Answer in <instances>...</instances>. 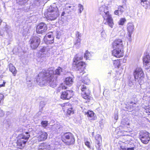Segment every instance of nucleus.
<instances>
[{"instance_id": "obj_55", "label": "nucleus", "mask_w": 150, "mask_h": 150, "mask_svg": "<svg viewBox=\"0 0 150 150\" xmlns=\"http://www.w3.org/2000/svg\"><path fill=\"white\" fill-rule=\"evenodd\" d=\"M72 6H67L66 7V8H67V9H68V8H71Z\"/></svg>"}, {"instance_id": "obj_49", "label": "nucleus", "mask_w": 150, "mask_h": 150, "mask_svg": "<svg viewBox=\"0 0 150 150\" xmlns=\"http://www.w3.org/2000/svg\"><path fill=\"white\" fill-rule=\"evenodd\" d=\"M118 116L117 114H115V117H114V119L116 120H117L118 119Z\"/></svg>"}, {"instance_id": "obj_31", "label": "nucleus", "mask_w": 150, "mask_h": 150, "mask_svg": "<svg viewBox=\"0 0 150 150\" xmlns=\"http://www.w3.org/2000/svg\"><path fill=\"white\" fill-rule=\"evenodd\" d=\"M113 65L115 68H118L120 66V62L117 60H115L113 61Z\"/></svg>"}, {"instance_id": "obj_23", "label": "nucleus", "mask_w": 150, "mask_h": 150, "mask_svg": "<svg viewBox=\"0 0 150 150\" xmlns=\"http://www.w3.org/2000/svg\"><path fill=\"white\" fill-rule=\"evenodd\" d=\"M47 36H45L44 38V41L45 43L47 44H51L53 43L54 38H47Z\"/></svg>"}, {"instance_id": "obj_33", "label": "nucleus", "mask_w": 150, "mask_h": 150, "mask_svg": "<svg viewBox=\"0 0 150 150\" xmlns=\"http://www.w3.org/2000/svg\"><path fill=\"white\" fill-rule=\"evenodd\" d=\"M126 21V19L125 18H122L120 19L118 23L119 25H123L125 23Z\"/></svg>"}, {"instance_id": "obj_59", "label": "nucleus", "mask_w": 150, "mask_h": 150, "mask_svg": "<svg viewBox=\"0 0 150 150\" xmlns=\"http://www.w3.org/2000/svg\"><path fill=\"white\" fill-rule=\"evenodd\" d=\"M2 81V80H1V79L0 78V83H1Z\"/></svg>"}, {"instance_id": "obj_6", "label": "nucleus", "mask_w": 150, "mask_h": 150, "mask_svg": "<svg viewBox=\"0 0 150 150\" xmlns=\"http://www.w3.org/2000/svg\"><path fill=\"white\" fill-rule=\"evenodd\" d=\"M77 87L79 88H80L82 91V96L85 100H84V101L85 103L89 102L90 100L89 95L90 91L84 85H79L78 84L77 85Z\"/></svg>"}, {"instance_id": "obj_18", "label": "nucleus", "mask_w": 150, "mask_h": 150, "mask_svg": "<svg viewBox=\"0 0 150 150\" xmlns=\"http://www.w3.org/2000/svg\"><path fill=\"white\" fill-rule=\"evenodd\" d=\"M95 138L96 140V143L97 144L96 145V146L97 148H98V150H100V147L101 146V143L102 142L101 136L100 135L98 134L96 135Z\"/></svg>"}, {"instance_id": "obj_32", "label": "nucleus", "mask_w": 150, "mask_h": 150, "mask_svg": "<svg viewBox=\"0 0 150 150\" xmlns=\"http://www.w3.org/2000/svg\"><path fill=\"white\" fill-rule=\"evenodd\" d=\"M81 39H77L76 40V42L74 44V46L75 47L77 48L79 47L81 44Z\"/></svg>"}, {"instance_id": "obj_1", "label": "nucleus", "mask_w": 150, "mask_h": 150, "mask_svg": "<svg viewBox=\"0 0 150 150\" xmlns=\"http://www.w3.org/2000/svg\"><path fill=\"white\" fill-rule=\"evenodd\" d=\"M62 72V69L60 67H58L56 69L55 73L52 68L47 70L42 69L38 74L37 79V82L40 86L48 83L51 87L54 88L57 85V76L60 75Z\"/></svg>"}, {"instance_id": "obj_7", "label": "nucleus", "mask_w": 150, "mask_h": 150, "mask_svg": "<svg viewBox=\"0 0 150 150\" xmlns=\"http://www.w3.org/2000/svg\"><path fill=\"white\" fill-rule=\"evenodd\" d=\"M135 79H138L139 84H141V81L144 77V74L142 69L139 67L137 68L134 73Z\"/></svg>"}, {"instance_id": "obj_15", "label": "nucleus", "mask_w": 150, "mask_h": 150, "mask_svg": "<svg viewBox=\"0 0 150 150\" xmlns=\"http://www.w3.org/2000/svg\"><path fill=\"white\" fill-rule=\"evenodd\" d=\"M112 51V55L117 58L122 57L124 55L123 49L113 48Z\"/></svg>"}, {"instance_id": "obj_29", "label": "nucleus", "mask_w": 150, "mask_h": 150, "mask_svg": "<svg viewBox=\"0 0 150 150\" xmlns=\"http://www.w3.org/2000/svg\"><path fill=\"white\" fill-rule=\"evenodd\" d=\"M74 113V110L71 108H69L66 112V114L68 116L72 115Z\"/></svg>"}, {"instance_id": "obj_10", "label": "nucleus", "mask_w": 150, "mask_h": 150, "mask_svg": "<svg viewBox=\"0 0 150 150\" xmlns=\"http://www.w3.org/2000/svg\"><path fill=\"white\" fill-rule=\"evenodd\" d=\"M139 137L144 144H147L150 140L149 133L148 132L142 131L140 132Z\"/></svg>"}, {"instance_id": "obj_48", "label": "nucleus", "mask_w": 150, "mask_h": 150, "mask_svg": "<svg viewBox=\"0 0 150 150\" xmlns=\"http://www.w3.org/2000/svg\"><path fill=\"white\" fill-rule=\"evenodd\" d=\"M101 35L102 37H104L105 36V32L104 31H103L101 33Z\"/></svg>"}, {"instance_id": "obj_45", "label": "nucleus", "mask_w": 150, "mask_h": 150, "mask_svg": "<svg viewBox=\"0 0 150 150\" xmlns=\"http://www.w3.org/2000/svg\"><path fill=\"white\" fill-rule=\"evenodd\" d=\"M43 111V110L42 109V107L41 109H40L39 111L38 112V113L37 114L38 115H40L41 114L42 112Z\"/></svg>"}, {"instance_id": "obj_8", "label": "nucleus", "mask_w": 150, "mask_h": 150, "mask_svg": "<svg viewBox=\"0 0 150 150\" xmlns=\"http://www.w3.org/2000/svg\"><path fill=\"white\" fill-rule=\"evenodd\" d=\"M30 42L31 48L33 49H35L40 43V39L37 36H33L30 39Z\"/></svg>"}, {"instance_id": "obj_5", "label": "nucleus", "mask_w": 150, "mask_h": 150, "mask_svg": "<svg viewBox=\"0 0 150 150\" xmlns=\"http://www.w3.org/2000/svg\"><path fill=\"white\" fill-rule=\"evenodd\" d=\"M58 8L55 4L51 6L48 11L50 13L48 15L47 19L50 21L54 20L56 19L58 16Z\"/></svg>"}, {"instance_id": "obj_27", "label": "nucleus", "mask_w": 150, "mask_h": 150, "mask_svg": "<svg viewBox=\"0 0 150 150\" xmlns=\"http://www.w3.org/2000/svg\"><path fill=\"white\" fill-rule=\"evenodd\" d=\"M127 150H134L135 147V146L134 144L132 142H130L127 145Z\"/></svg>"}, {"instance_id": "obj_51", "label": "nucleus", "mask_w": 150, "mask_h": 150, "mask_svg": "<svg viewBox=\"0 0 150 150\" xmlns=\"http://www.w3.org/2000/svg\"><path fill=\"white\" fill-rule=\"evenodd\" d=\"M128 32V36L129 38H130L131 37V35L133 32Z\"/></svg>"}, {"instance_id": "obj_16", "label": "nucleus", "mask_w": 150, "mask_h": 150, "mask_svg": "<svg viewBox=\"0 0 150 150\" xmlns=\"http://www.w3.org/2000/svg\"><path fill=\"white\" fill-rule=\"evenodd\" d=\"M40 134L38 135V141H42L45 140L47 138V134L46 132L40 131Z\"/></svg>"}, {"instance_id": "obj_61", "label": "nucleus", "mask_w": 150, "mask_h": 150, "mask_svg": "<svg viewBox=\"0 0 150 150\" xmlns=\"http://www.w3.org/2000/svg\"><path fill=\"white\" fill-rule=\"evenodd\" d=\"M4 7L5 8V5L4 4Z\"/></svg>"}, {"instance_id": "obj_58", "label": "nucleus", "mask_w": 150, "mask_h": 150, "mask_svg": "<svg viewBox=\"0 0 150 150\" xmlns=\"http://www.w3.org/2000/svg\"><path fill=\"white\" fill-rule=\"evenodd\" d=\"M141 0V1H147V0Z\"/></svg>"}, {"instance_id": "obj_34", "label": "nucleus", "mask_w": 150, "mask_h": 150, "mask_svg": "<svg viewBox=\"0 0 150 150\" xmlns=\"http://www.w3.org/2000/svg\"><path fill=\"white\" fill-rule=\"evenodd\" d=\"M28 1V0H20L18 4L21 6L25 5L27 4Z\"/></svg>"}, {"instance_id": "obj_35", "label": "nucleus", "mask_w": 150, "mask_h": 150, "mask_svg": "<svg viewBox=\"0 0 150 150\" xmlns=\"http://www.w3.org/2000/svg\"><path fill=\"white\" fill-rule=\"evenodd\" d=\"M135 83V81L133 79H130L129 81L128 85L129 86H132Z\"/></svg>"}, {"instance_id": "obj_12", "label": "nucleus", "mask_w": 150, "mask_h": 150, "mask_svg": "<svg viewBox=\"0 0 150 150\" xmlns=\"http://www.w3.org/2000/svg\"><path fill=\"white\" fill-rule=\"evenodd\" d=\"M38 150H56L53 144L48 145L47 143L41 144L38 147Z\"/></svg>"}, {"instance_id": "obj_14", "label": "nucleus", "mask_w": 150, "mask_h": 150, "mask_svg": "<svg viewBox=\"0 0 150 150\" xmlns=\"http://www.w3.org/2000/svg\"><path fill=\"white\" fill-rule=\"evenodd\" d=\"M47 29L46 25L45 23L42 22L37 25L36 31L38 33L42 34L45 32Z\"/></svg>"}, {"instance_id": "obj_21", "label": "nucleus", "mask_w": 150, "mask_h": 150, "mask_svg": "<svg viewBox=\"0 0 150 150\" xmlns=\"http://www.w3.org/2000/svg\"><path fill=\"white\" fill-rule=\"evenodd\" d=\"M65 82L66 85L71 86L73 83V79L70 77H67L65 79Z\"/></svg>"}, {"instance_id": "obj_39", "label": "nucleus", "mask_w": 150, "mask_h": 150, "mask_svg": "<svg viewBox=\"0 0 150 150\" xmlns=\"http://www.w3.org/2000/svg\"><path fill=\"white\" fill-rule=\"evenodd\" d=\"M76 35L77 39H81V33H80L79 32L77 31L76 34Z\"/></svg>"}, {"instance_id": "obj_50", "label": "nucleus", "mask_w": 150, "mask_h": 150, "mask_svg": "<svg viewBox=\"0 0 150 150\" xmlns=\"http://www.w3.org/2000/svg\"><path fill=\"white\" fill-rule=\"evenodd\" d=\"M5 82L4 81H3V83L1 84H0V88L4 86H5Z\"/></svg>"}, {"instance_id": "obj_3", "label": "nucleus", "mask_w": 150, "mask_h": 150, "mask_svg": "<svg viewBox=\"0 0 150 150\" xmlns=\"http://www.w3.org/2000/svg\"><path fill=\"white\" fill-rule=\"evenodd\" d=\"M83 58L82 56L77 54L74 58L73 63V65L76 66V69L78 73H80L81 75H83L84 73L83 72L85 64L83 62L79 61L81 60Z\"/></svg>"}, {"instance_id": "obj_17", "label": "nucleus", "mask_w": 150, "mask_h": 150, "mask_svg": "<svg viewBox=\"0 0 150 150\" xmlns=\"http://www.w3.org/2000/svg\"><path fill=\"white\" fill-rule=\"evenodd\" d=\"M85 114L87 115V117L90 120H95L96 119V115L92 111L88 110L84 112Z\"/></svg>"}, {"instance_id": "obj_53", "label": "nucleus", "mask_w": 150, "mask_h": 150, "mask_svg": "<svg viewBox=\"0 0 150 150\" xmlns=\"http://www.w3.org/2000/svg\"><path fill=\"white\" fill-rule=\"evenodd\" d=\"M146 110L150 113V106H149L147 108Z\"/></svg>"}, {"instance_id": "obj_41", "label": "nucleus", "mask_w": 150, "mask_h": 150, "mask_svg": "<svg viewBox=\"0 0 150 150\" xmlns=\"http://www.w3.org/2000/svg\"><path fill=\"white\" fill-rule=\"evenodd\" d=\"M4 115V112L0 108V117H3Z\"/></svg>"}, {"instance_id": "obj_52", "label": "nucleus", "mask_w": 150, "mask_h": 150, "mask_svg": "<svg viewBox=\"0 0 150 150\" xmlns=\"http://www.w3.org/2000/svg\"><path fill=\"white\" fill-rule=\"evenodd\" d=\"M61 87L63 89H66L67 88V87L65 86L64 85L62 84L61 85Z\"/></svg>"}, {"instance_id": "obj_30", "label": "nucleus", "mask_w": 150, "mask_h": 150, "mask_svg": "<svg viewBox=\"0 0 150 150\" xmlns=\"http://www.w3.org/2000/svg\"><path fill=\"white\" fill-rule=\"evenodd\" d=\"M81 81L83 83L87 84L90 83V80L87 76H86L84 79L82 80Z\"/></svg>"}, {"instance_id": "obj_38", "label": "nucleus", "mask_w": 150, "mask_h": 150, "mask_svg": "<svg viewBox=\"0 0 150 150\" xmlns=\"http://www.w3.org/2000/svg\"><path fill=\"white\" fill-rule=\"evenodd\" d=\"M41 124L43 127H45L48 125V121H42L41 122Z\"/></svg>"}, {"instance_id": "obj_22", "label": "nucleus", "mask_w": 150, "mask_h": 150, "mask_svg": "<svg viewBox=\"0 0 150 150\" xmlns=\"http://www.w3.org/2000/svg\"><path fill=\"white\" fill-rule=\"evenodd\" d=\"M141 4L146 9H149L150 8V2L148 1H141Z\"/></svg>"}, {"instance_id": "obj_46", "label": "nucleus", "mask_w": 150, "mask_h": 150, "mask_svg": "<svg viewBox=\"0 0 150 150\" xmlns=\"http://www.w3.org/2000/svg\"><path fill=\"white\" fill-rule=\"evenodd\" d=\"M46 51V49L45 48L43 47L40 49V51L42 53H44L45 51Z\"/></svg>"}, {"instance_id": "obj_11", "label": "nucleus", "mask_w": 150, "mask_h": 150, "mask_svg": "<svg viewBox=\"0 0 150 150\" xmlns=\"http://www.w3.org/2000/svg\"><path fill=\"white\" fill-rule=\"evenodd\" d=\"M74 94L73 91L71 90H67L63 91L60 97L63 100H69L72 97Z\"/></svg>"}, {"instance_id": "obj_26", "label": "nucleus", "mask_w": 150, "mask_h": 150, "mask_svg": "<svg viewBox=\"0 0 150 150\" xmlns=\"http://www.w3.org/2000/svg\"><path fill=\"white\" fill-rule=\"evenodd\" d=\"M134 26L132 23H129L127 25V31L128 32H133V31Z\"/></svg>"}, {"instance_id": "obj_54", "label": "nucleus", "mask_w": 150, "mask_h": 150, "mask_svg": "<svg viewBox=\"0 0 150 150\" xmlns=\"http://www.w3.org/2000/svg\"><path fill=\"white\" fill-rule=\"evenodd\" d=\"M5 30L6 31H7L8 29V27H7V25H6L5 27Z\"/></svg>"}, {"instance_id": "obj_13", "label": "nucleus", "mask_w": 150, "mask_h": 150, "mask_svg": "<svg viewBox=\"0 0 150 150\" xmlns=\"http://www.w3.org/2000/svg\"><path fill=\"white\" fill-rule=\"evenodd\" d=\"M113 48L123 49L124 45L122 40L121 39H116L112 44Z\"/></svg>"}, {"instance_id": "obj_37", "label": "nucleus", "mask_w": 150, "mask_h": 150, "mask_svg": "<svg viewBox=\"0 0 150 150\" xmlns=\"http://www.w3.org/2000/svg\"><path fill=\"white\" fill-rule=\"evenodd\" d=\"M79 9L78 10L79 11V13H81L83 9V6L81 4H79L78 5Z\"/></svg>"}, {"instance_id": "obj_24", "label": "nucleus", "mask_w": 150, "mask_h": 150, "mask_svg": "<svg viewBox=\"0 0 150 150\" xmlns=\"http://www.w3.org/2000/svg\"><path fill=\"white\" fill-rule=\"evenodd\" d=\"M60 128V125L58 124H54L51 127V130L53 131H58V130Z\"/></svg>"}, {"instance_id": "obj_42", "label": "nucleus", "mask_w": 150, "mask_h": 150, "mask_svg": "<svg viewBox=\"0 0 150 150\" xmlns=\"http://www.w3.org/2000/svg\"><path fill=\"white\" fill-rule=\"evenodd\" d=\"M85 145L88 147V148H90L91 146L90 145V143L86 141L85 142Z\"/></svg>"}, {"instance_id": "obj_36", "label": "nucleus", "mask_w": 150, "mask_h": 150, "mask_svg": "<svg viewBox=\"0 0 150 150\" xmlns=\"http://www.w3.org/2000/svg\"><path fill=\"white\" fill-rule=\"evenodd\" d=\"M124 8L122 6H118V10L120 12V14H122L124 11Z\"/></svg>"}, {"instance_id": "obj_28", "label": "nucleus", "mask_w": 150, "mask_h": 150, "mask_svg": "<svg viewBox=\"0 0 150 150\" xmlns=\"http://www.w3.org/2000/svg\"><path fill=\"white\" fill-rule=\"evenodd\" d=\"M91 57V54L88 50L86 51L84 55V58L86 59H90Z\"/></svg>"}, {"instance_id": "obj_57", "label": "nucleus", "mask_w": 150, "mask_h": 150, "mask_svg": "<svg viewBox=\"0 0 150 150\" xmlns=\"http://www.w3.org/2000/svg\"><path fill=\"white\" fill-rule=\"evenodd\" d=\"M0 35L1 36H2L3 35V34L1 33V30L0 31Z\"/></svg>"}, {"instance_id": "obj_56", "label": "nucleus", "mask_w": 150, "mask_h": 150, "mask_svg": "<svg viewBox=\"0 0 150 150\" xmlns=\"http://www.w3.org/2000/svg\"><path fill=\"white\" fill-rule=\"evenodd\" d=\"M65 12H62V16H64V15Z\"/></svg>"}, {"instance_id": "obj_47", "label": "nucleus", "mask_w": 150, "mask_h": 150, "mask_svg": "<svg viewBox=\"0 0 150 150\" xmlns=\"http://www.w3.org/2000/svg\"><path fill=\"white\" fill-rule=\"evenodd\" d=\"M45 36H47V38H53V37L52 35L51 34H49V35L47 34Z\"/></svg>"}, {"instance_id": "obj_43", "label": "nucleus", "mask_w": 150, "mask_h": 150, "mask_svg": "<svg viewBox=\"0 0 150 150\" xmlns=\"http://www.w3.org/2000/svg\"><path fill=\"white\" fill-rule=\"evenodd\" d=\"M120 12H119L118 10H116L114 12V13L116 15H118V16H120V15H122V14H120Z\"/></svg>"}, {"instance_id": "obj_19", "label": "nucleus", "mask_w": 150, "mask_h": 150, "mask_svg": "<svg viewBox=\"0 0 150 150\" xmlns=\"http://www.w3.org/2000/svg\"><path fill=\"white\" fill-rule=\"evenodd\" d=\"M136 103H133V102L131 101L130 103V104H129V106H127V109L129 110H133L134 108V110L137 111L139 110V108L138 106L136 107Z\"/></svg>"}, {"instance_id": "obj_40", "label": "nucleus", "mask_w": 150, "mask_h": 150, "mask_svg": "<svg viewBox=\"0 0 150 150\" xmlns=\"http://www.w3.org/2000/svg\"><path fill=\"white\" fill-rule=\"evenodd\" d=\"M4 99V95L0 93V103L3 102Z\"/></svg>"}, {"instance_id": "obj_60", "label": "nucleus", "mask_w": 150, "mask_h": 150, "mask_svg": "<svg viewBox=\"0 0 150 150\" xmlns=\"http://www.w3.org/2000/svg\"><path fill=\"white\" fill-rule=\"evenodd\" d=\"M43 103V102L41 101V102H40V104H41V103Z\"/></svg>"}, {"instance_id": "obj_25", "label": "nucleus", "mask_w": 150, "mask_h": 150, "mask_svg": "<svg viewBox=\"0 0 150 150\" xmlns=\"http://www.w3.org/2000/svg\"><path fill=\"white\" fill-rule=\"evenodd\" d=\"M9 70L12 73L13 76H15L17 72L15 67L12 65H10Z\"/></svg>"}, {"instance_id": "obj_9", "label": "nucleus", "mask_w": 150, "mask_h": 150, "mask_svg": "<svg viewBox=\"0 0 150 150\" xmlns=\"http://www.w3.org/2000/svg\"><path fill=\"white\" fill-rule=\"evenodd\" d=\"M65 138L63 142L68 145L73 144L75 142V139L73 134L70 132L66 133L64 134Z\"/></svg>"}, {"instance_id": "obj_4", "label": "nucleus", "mask_w": 150, "mask_h": 150, "mask_svg": "<svg viewBox=\"0 0 150 150\" xmlns=\"http://www.w3.org/2000/svg\"><path fill=\"white\" fill-rule=\"evenodd\" d=\"M30 136V135L28 132H24L19 135L17 142V148L20 149L23 148L25 146Z\"/></svg>"}, {"instance_id": "obj_2", "label": "nucleus", "mask_w": 150, "mask_h": 150, "mask_svg": "<svg viewBox=\"0 0 150 150\" xmlns=\"http://www.w3.org/2000/svg\"><path fill=\"white\" fill-rule=\"evenodd\" d=\"M99 11L100 14L104 18V21H106L104 24L112 28L114 25L113 20L111 15L109 13L108 7L105 5L99 8Z\"/></svg>"}, {"instance_id": "obj_20", "label": "nucleus", "mask_w": 150, "mask_h": 150, "mask_svg": "<svg viewBox=\"0 0 150 150\" xmlns=\"http://www.w3.org/2000/svg\"><path fill=\"white\" fill-rule=\"evenodd\" d=\"M144 64L145 65L150 66V56L148 54H144L143 59Z\"/></svg>"}, {"instance_id": "obj_44", "label": "nucleus", "mask_w": 150, "mask_h": 150, "mask_svg": "<svg viewBox=\"0 0 150 150\" xmlns=\"http://www.w3.org/2000/svg\"><path fill=\"white\" fill-rule=\"evenodd\" d=\"M34 4L36 6L40 5V2L38 1H35L34 2Z\"/></svg>"}]
</instances>
